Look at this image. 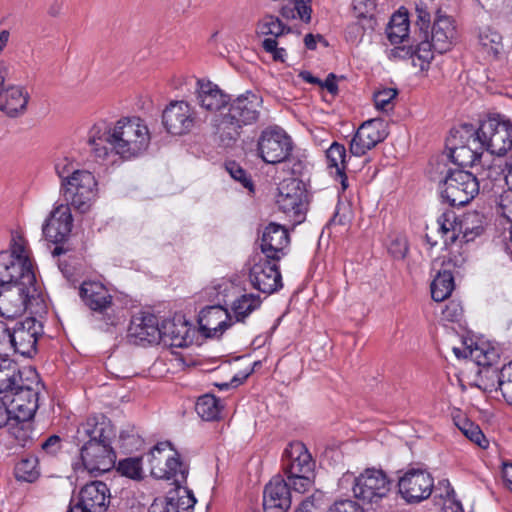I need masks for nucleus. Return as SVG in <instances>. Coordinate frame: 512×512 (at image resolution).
<instances>
[{
    "mask_svg": "<svg viewBox=\"0 0 512 512\" xmlns=\"http://www.w3.org/2000/svg\"><path fill=\"white\" fill-rule=\"evenodd\" d=\"M40 298L37 283L31 285H13L2 290L0 294V316L14 319L21 316L24 311Z\"/></svg>",
    "mask_w": 512,
    "mask_h": 512,
    "instance_id": "nucleus-11",
    "label": "nucleus"
},
{
    "mask_svg": "<svg viewBox=\"0 0 512 512\" xmlns=\"http://www.w3.org/2000/svg\"><path fill=\"white\" fill-rule=\"evenodd\" d=\"M261 303V298L254 294H243L237 298L231 306L235 321L244 322L253 311L260 308Z\"/></svg>",
    "mask_w": 512,
    "mask_h": 512,
    "instance_id": "nucleus-38",
    "label": "nucleus"
},
{
    "mask_svg": "<svg viewBox=\"0 0 512 512\" xmlns=\"http://www.w3.org/2000/svg\"><path fill=\"white\" fill-rule=\"evenodd\" d=\"M28 103V94L22 87L9 85L0 99V110L10 117L23 113Z\"/></svg>",
    "mask_w": 512,
    "mask_h": 512,
    "instance_id": "nucleus-35",
    "label": "nucleus"
},
{
    "mask_svg": "<svg viewBox=\"0 0 512 512\" xmlns=\"http://www.w3.org/2000/svg\"><path fill=\"white\" fill-rule=\"evenodd\" d=\"M290 32V27L284 25L278 17L270 14L263 16L257 24L258 34L272 36L263 40L262 47L267 53L272 55L275 61H285L286 50L278 47L277 39Z\"/></svg>",
    "mask_w": 512,
    "mask_h": 512,
    "instance_id": "nucleus-22",
    "label": "nucleus"
},
{
    "mask_svg": "<svg viewBox=\"0 0 512 512\" xmlns=\"http://www.w3.org/2000/svg\"><path fill=\"white\" fill-rule=\"evenodd\" d=\"M502 477L506 487L512 491V463H505L503 465Z\"/></svg>",
    "mask_w": 512,
    "mask_h": 512,
    "instance_id": "nucleus-64",
    "label": "nucleus"
},
{
    "mask_svg": "<svg viewBox=\"0 0 512 512\" xmlns=\"http://www.w3.org/2000/svg\"><path fill=\"white\" fill-rule=\"evenodd\" d=\"M398 91L394 88H384L374 93V104L378 110L388 112L394 108V100Z\"/></svg>",
    "mask_w": 512,
    "mask_h": 512,
    "instance_id": "nucleus-49",
    "label": "nucleus"
},
{
    "mask_svg": "<svg viewBox=\"0 0 512 512\" xmlns=\"http://www.w3.org/2000/svg\"><path fill=\"white\" fill-rule=\"evenodd\" d=\"M114 436L113 425L105 417H91L78 426L75 439L83 443L80 457L85 470L104 473L115 466L116 453L111 445Z\"/></svg>",
    "mask_w": 512,
    "mask_h": 512,
    "instance_id": "nucleus-2",
    "label": "nucleus"
},
{
    "mask_svg": "<svg viewBox=\"0 0 512 512\" xmlns=\"http://www.w3.org/2000/svg\"><path fill=\"white\" fill-rule=\"evenodd\" d=\"M117 471L132 480H141L143 478L142 459L140 457H128L122 459L117 464Z\"/></svg>",
    "mask_w": 512,
    "mask_h": 512,
    "instance_id": "nucleus-44",
    "label": "nucleus"
},
{
    "mask_svg": "<svg viewBox=\"0 0 512 512\" xmlns=\"http://www.w3.org/2000/svg\"><path fill=\"white\" fill-rule=\"evenodd\" d=\"M22 383V373L16 362L0 357V393L13 391Z\"/></svg>",
    "mask_w": 512,
    "mask_h": 512,
    "instance_id": "nucleus-37",
    "label": "nucleus"
},
{
    "mask_svg": "<svg viewBox=\"0 0 512 512\" xmlns=\"http://www.w3.org/2000/svg\"><path fill=\"white\" fill-rule=\"evenodd\" d=\"M454 290V277L451 271H439L431 283V296L437 302L447 299Z\"/></svg>",
    "mask_w": 512,
    "mask_h": 512,
    "instance_id": "nucleus-39",
    "label": "nucleus"
},
{
    "mask_svg": "<svg viewBox=\"0 0 512 512\" xmlns=\"http://www.w3.org/2000/svg\"><path fill=\"white\" fill-rule=\"evenodd\" d=\"M434 51L433 43L429 40L421 41L414 51V65H418L421 70H425L434 57Z\"/></svg>",
    "mask_w": 512,
    "mask_h": 512,
    "instance_id": "nucleus-47",
    "label": "nucleus"
},
{
    "mask_svg": "<svg viewBox=\"0 0 512 512\" xmlns=\"http://www.w3.org/2000/svg\"><path fill=\"white\" fill-rule=\"evenodd\" d=\"M482 173L479 176L465 170L449 171L440 185L442 199L450 206H464L479 193Z\"/></svg>",
    "mask_w": 512,
    "mask_h": 512,
    "instance_id": "nucleus-9",
    "label": "nucleus"
},
{
    "mask_svg": "<svg viewBox=\"0 0 512 512\" xmlns=\"http://www.w3.org/2000/svg\"><path fill=\"white\" fill-rule=\"evenodd\" d=\"M278 260L256 256L250 269L249 279L252 286L265 294H272L282 288V277Z\"/></svg>",
    "mask_w": 512,
    "mask_h": 512,
    "instance_id": "nucleus-18",
    "label": "nucleus"
},
{
    "mask_svg": "<svg viewBox=\"0 0 512 512\" xmlns=\"http://www.w3.org/2000/svg\"><path fill=\"white\" fill-rule=\"evenodd\" d=\"M388 134V123L384 119H369L355 132L349 144V151L353 156L361 157L383 142Z\"/></svg>",
    "mask_w": 512,
    "mask_h": 512,
    "instance_id": "nucleus-17",
    "label": "nucleus"
},
{
    "mask_svg": "<svg viewBox=\"0 0 512 512\" xmlns=\"http://www.w3.org/2000/svg\"><path fill=\"white\" fill-rule=\"evenodd\" d=\"M484 377L493 379L490 384L483 383L484 389L489 392L500 391L505 402L512 406V361L502 366L500 370L487 369Z\"/></svg>",
    "mask_w": 512,
    "mask_h": 512,
    "instance_id": "nucleus-32",
    "label": "nucleus"
},
{
    "mask_svg": "<svg viewBox=\"0 0 512 512\" xmlns=\"http://www.w3.org/2000/svg\"><path fill=\"white\" fill-rule=\"evenodd\" d=\"M79 295L84 304L93 312L101 315V319L107 325H116L113 297L104 284L99 281H84L79 288Z\"/></svg>",
    "mask_w": 512,
    "mask_h": 512,
    "instance_id": "nucleus-15",
    "label": "nucleus"
},
{
    "mask_svg": "<svg viewBox=\"0 0 512 512\" xmlns=\"http://www.w3.org/2000/svg\"><path fill=\"white\" fill-rule=\"evenodd\" d=\"M195 96L199 106L210 112H218L230 102L229 95L218 85L205 79L197 80Z\"/></svg>",
    "mask_w": 512,
    "mask_h": 512,
    "instance_id": "nucleus-28",
    "label": "nucleus"
},
{
    "mask_svg": "<svg viewBox=\"0 0 512 512\" xmlns=\"http://www.w3.org/2000/svg\"><path fill=\"white\" fill-rule=\"evenodd\" d=\"M21 263L16 261L8 252H0V285L2 290L17 284H35L34 271H28Z\"/></svg>",
    "mask_w": 512,
    "mask_h": 512,
    "instance_id": "nucleus-26",
    "label": "nucleus"
},
{
    "mask_svg": "<svg viewBox=\"0 0 512 512\" xmlns=\"http://www.w3.org/2000/svg\"><path fill=\"white\" fill-rule=\"evenodd\" d=\"M60 195L65 205L82 214L88 212L98 195V183L94 174L85 169L76 172L75 176L60 183Z\"/></svg>",
    "mask_w": 512,
    "mask_h": 512,
    "instance_id": "nucleus-7",
    "label": "nucleus"
},
{
    "mask_svg": "<svg viewBox=\"0 0 512 512\" xmlns=\"http://www.w3.org/2000/svg\"><path fill=\"white\" fill-rule=\"evenodd\" d=\"M226 169L231 175V177L239 181L243 185V187L249 188L250 190L252 189V181L247 176L246 171L240 165H238L235 162H229L226 165Z\"/></svg>",
    "mask_w": 512,
    "mask_h": 512,
    "instance_id": "nucleus-51",
    "label": "nucleus"
},
{
    "mask_svg": "<svg viewBox=\"0 0 512 512\" xmlns=\"http://www.w3.org/2000/svg\"><path fill=\"white\" fill-rule=\"evenodd\" d=\"M417 21L416 24L419 26L421 31H424L425 37L428 33V28L431 22V14L426 5L419 3L416 5Z\"/></svg>",
    "mask_w": 512,
    "mask_h": 512,
    "instance_id": "nucleus-54",
    "label": "nucleus"
},
{
    "mask_svg": "<svg viewBox=\"0 0 512 512\" xmlns=\"http://www.w3.org/2000/svg\"><path fill=\"white\" fill-rule=\"evenodd\" d=\"M442 483L445 484L446 488H447V492H446L447 500L444 505L446 512H448L449 510L451 512H463L462 504L460 501H457L455 499V491L450 486L449 482L443 481Z\"/></svg>",
    "mask_w": 512,
    "mask_h": 512,
    "instance_id": "nucleus-56",
    "label": "nucleus"
},
{
    "mask_svg": "<svg viewBox=\"0 0 512 512\" xmlns=\"http://www.w3.org/2000/svg\"><path fill=\"white\" fill-rule=\"evenodd\" d=\"M311 0H289L281 10V16L287 20L299 18L305 23L311 20Z\"/></svg>",
    "mask_w": 512,
    "mask_h": 512,
    "instance_id": "nucleus-40",
    "label": "nucleus"
},
{
    "mask_svg": "<svg viewBox=\"0 0 512 512\" xmlns=\"http://www.w3.org/2000/svg\"><path fill=\"white\" fill-rule=\"evenodd\" d=\"M9 255H12L16 261L22 262L21 264H23V267L25 266L28 271H33L32 262L25 254V247L22 244L15 243Z\"/></svg>",
    "mask_w": 512,
    "mask_h": 512,
    "instance_id": "nucleus-58",
    "label": "nucleus"
},
{
    "mask_svg": "<svg viewBox=\"0 0 512 512\" xmlns=\"http://www.w3.org/2000/svg\"><path fill=\"white\" fill-rule=\"evenodd\" d=\"M455 36L454 20L437 9L431 29V40H429L433 43L434 50L440 54L450 50Z\"/></svg>",
    "mask_w": 512,
    "mask_h": 512,
    "instance_id": "nucleus-29",
    "label": "nucleus"
},
{
    "mask_svg": "<svg viewBox=\"0 0 512 512\" xmlns=\"http://www.w3.org/2000/svg\"><path fill=\"white\" fill-rule=\"evenodd\" d=\"M284 164V170L293 176L302 175L306 168V160L302 154L290 152L287 158L282 162Z\"/></svg>",
    "mask_w": 512,
    "mask_h": 512,
    "instance_id": "nucleus-50",
    "label": "nucleus"
},
{
    "mask_svg": "<svg viewBox=\"0 0 512 512\" xmlns=\"http://www.w3.org/2000/svg\"><path fill=\"white\" fill-rule=\"evenodd\" d=\"M443 318L450 322H457L463 315V308L460 303L450 301L442 311Z\"/></svg>",
    "mask_w": 512,
    "mask_h": 512,
    "instance_id": "nucleus-55",
    "label": "nucleus"
},
{
    "mask_svg": "<svg viewBox=\"0 0 512 512\" xmlns=\"http://www.w3.org/2000/svg\"><path fill=\"white\" fill-rule=\"evenodd\" d=\"M82 169L78 168V164L69 157H61L55 162V172L60 178V183H64L80 172Z\"/></svg>",
    "mask_w": 512,
    "mask_h": 512,
    "instance_id": "nucleus-48",
    "label": "nucleus"
},
{
    "mask_svg": "<svg viewBox=\"0 0 512 512\" xmlns=\"http://www.w3.org/2000/svg\"><path fill=\"white\" fill-rule=\"evenodd\" d=\"M472 142L492 155L504 156L512 151V122L505 115L492 114L481 122Z\"/></svg>",
    "mask_w": 512,
    "mask_h": 512,
    "instance_id": "nucleus-6",
    "label": "nucleus"
},
{
    "mask_svg": "<svg viewBox=\"0 0 512 512\" xmlns=\"http://www.w3.org/2000/svg\"><path fill=\"white\" fill-rule=\"evenodd\" d=\"M328 512H364L363 508L354 500L341 499L334 502Z\"/></svg>",
    "mask_w": 512,
    "mask_h": 512,
    "instance_id": "nucleus-52",
    "label": "nucleus"
},
{
    "mask_svg": "<svg viewBox=\"0 0 512 512\" xmlns=\"http://www.w3.org/2000/svg\"><path fill=\"white\" fill-rule=\"evenodd\" d=\"M39 475L38 459L35 456L23 458L15 466V477L19 481L34 482Z\"/></svg>",
    "mask_w": 512,
    "mask_h": 512,
    "instance_id": "nucleus-43",
    "label": "nucleus"
},
{
    "mask_svg": "<svg viewBox=\"0 0 512 512\" xmlns=\"http://www.w3.org/2000/svg\"><path fill=\"white\" fill-rule=\"evenodd\" d=\"M31 373L33 378L29 383L22 379V383H19L13 391H10L12 399L9 414L14 413L15 418L23 422L31 420L39 407L40 382L38 375L35 372Z\"/></svg>",
    "mask_w": 512,
    "mask_h": 512,
    "instance_id": "nucleus-12",
    "label": "nucleus"
},
{
    "mask_svg": "<svg viewBox=\"0 0 512 512\" xmlns=\"http://www.w3.org/2000/svg\"><path fill=\"white\" fill-rule=\"evenodd\" d=\"M348 208L344 204H337L334 214L329 221V225H346L349 221L348 219Z\"/></svg>",
    "mask_w": 512,
    "mask_h": 512,
    "instance_id": "nucleus-59",
    "label": "nucleus"
},
{
    "mask_svg": "<svg viewBox=\"0 0 512 512\" xmlns=\"http://www.w3.org/2000/svg\"><path fill=\"white\" fill-rule=\"evenodd\" d=\"M42 333V325L33 317L18 322L10 332L11 349L22 356L31 357L36 353L38 337Z\"/></svg>",
    "mask_w": 512,
    "mask_h": 512,
    "instance_id": "nucleus-21",
    "label": "nucleus"
},
{
    "mask_svg": "<svg viewBox=\"0 0 512 512\" xmlns=\"http://www.w3.org/2000/svg\"><path fill=\"white\" fill-rule=\"evenodd\" d=\"M498 17L501 22L507 25H512V0H504Z\"/></svg>",
    "mask_w": 512,
    "mask_h": 512,
    "instance_id": "nucleus-63",
    "label": "nucleus"
},
{
    "mask_svg": "<svg viewBox=\"0 0 512 512\" xmlns=\"http://www.w3.org/2000/svg\"><path fill=\"white\" fill-rule=\"evenodd\" d=\"M388 251L394 258L403 259L408 252V246L404 239L396 238L389 244Z\"/></svg>",
    "mask_w": 512,
    "mask_h": 512,
    "instance_id": "nucleus-57",
    "label": "nucleus"
},
{
    "mask_svg": "<svg viewBox=\"0 0 512 512\" xmlns=\"http://www.w3.org/2000/svg\"><path fill=\"white\" fill-rule=\"evenodd\" d=\"M160 330L161 326L155 315L141 313L133 316L129 326V336L139 342L160 343Z\"/></svg>",
    "mask_w": 512,
    "mask_h": 512,
    "instance_id": "nucleus-30",
    "label": "nucleus"
},
{
    "mask_svg": "<svg viewBox=\"0 0 512 512\" xmlns=\"http://www.w3.org/2000/svg\"><path fill=\"white\" fill-rule=\"evenodd\" d=\"M160 331V342L166 346L182 348L192 342L190 337L191 328L182 318L163 321Z\"/></svg>",
    "mask_w": 512,
    "mask_h": 512,
    "instance_id": "nucleus-31",
    "label": "nucleus"
},
{
    "mask_svg": "<svg viewBox=\"0 0 512 512\" xmlns=\"http://www.w3.org/2000/svg\"><path fill=\"white\" fill-rule=\"evenodd\" d=\"M315 461L304 443L290 442L282 454V470L298 493L307 492L314 485Z\"/></svg>",
    "mask_w": 512,
    "mask_h": 512,
    "instance_id": "nucleus-4",
    "label": "nucleus"
},
{
    "mask_svg": "<svg viewBox=\"0 0 512 512\" xmlns=\"http://www.w3.org/2000/svg\"><path fill=\"white\" fill-rule=\"evenodd\" d=\"M198 322L207 337H220L233 323L231 314L220 305L204 308Z\"/></svg>",
    "mask_w": 512,
    "mask_h": 512,
    "instance_id": "nucleus-27",
    "label": "nucleus"
},
{
    "mask_svg": "<svg viewBox=\"0 0 512 512\" xmlns=\"http://www.w3.org/2000/svg\"><path fill=\"white\" fill-rule=\"evenodd\" d=\"M150 472L154 478L173 480V483H186L188 467L173 451L170 442L157 443L148 454Z\"/></svg>",
    "mask_w": 512,
    "mask_h": 512,
    "instance_id": "nucleus-8",
    "label": "nucleus"
},
{
    "mask_svg": "<svg viewBox=\"0 0 512 512\" xmlns=\"http://www.w3.org/2000/svg\"><path fill=\"white\" fill-rule=\"evenodd\" d=\"M323 499V494L321 492H316L312 496L304 499L299 508L305 512H311L313 508L317 507Z\"/></svg>",
    "mask_w": 512,
    "mask_h": 512,
    "instance_id": "nucleus-62",
    "label": "nucleus"
},
{
    "mask_svg": "<svg viewBox=\"0 0 512 512\" xmlns=\"http://www.w3.org/2000/svg\"><path fill=\"white\" fill-rule=\"evenodd\" d=\"M41 447L47 454L54 455L61 448V439L57 435H52L41 444Z\"/></svg>",
    "mask_w": 512,
    "mask_h": 512,
    "instance_id": "nucleus-61",
    "label": "nucleus"
},
{
    "mask_svg": "<svg viewBox=\"0 0 512 512\" xmlns=\"http://www.w3.org/2000/svg\"><path fill=\"white\" fill-rule=\"evenodd\" d=\"M11 350L10 330L6 324L0 321V356L7 355Z\"/></svg>",
    "mask_w": 512,
    "mask_h": 512,
    "instance_id": "nucleus-60",
    "label": "nucleus"
},
{
    "mask_svg": "<svg viewBox=\"0 0 512 512\" xmlns=\"http://www.w3.org/2000/svg\"><path fill=\"white\" fill-rule=\"evenodd\" d=\"M478 148H480L479 144H474L471 137L466 145L451 148L449 157L453 163L461 167H476V162L482 155Z\"/></svg>",
    "mask_w": 512,
    "mask_h": 512,
    "instance_id": "nucleus-36",
    "label": "nucleus"
},
{
    "mask_svg": "<svg viewBox=\"0 0 512 512\" xmlns=\"http://www.w3.org/2000/svg\"><path fill=\"white\" fill-rule=\"evenodd\" d=\"M186 483H174L166 497L164 512H193L196 498Z\"/></svg>",
    "mask_w": 512,
    "mask_h": 512,
    "instance_id": "nucleus-33",
    "label": "nucleus"
},
{
    "mask_svg": "<svg viewBox=\"0 0 512 512\" xmlns=\"http://www.w3.org/2000/svg\"><path fill=\"white\" fill-rule=\"evenodd\" d=\"M479 43L483 50L494 58H497L503 51L501 34L491 28L480 31Z\"/></svg>",
    "mask_w": 512,
    "mask_h": 512,
    "instance_id": "nucleus-42",
    "label": "nucleus"
},
{
    "mask_svg": "<svg viewBox=\"0 0 512 512\" xmlns=\"http://www.w3.org/2000/svg\"><path fill=\"white\" fill-rule=\"evenodd\" d=\"M390 485V480L382 470L368 468L353 478L352 491L356 498L364 502L377 503L387 496Z\"/></svg>",
    "mask_w": 512,
    "mask_h": 512,
    "instance_id": "nucleus-14",
    "label": "nucleus"
},
{
    "mask_svg": "<svg viewBox=\"0 0 512 512\" xmlns=\"http://www.w3.org/2000/svg\"><path fill=\"white\" fill-rule=\"evenodd\" d=\"M294 149L291 137L279 127H271L262 131L257 151L261 159L268 164L283 162Z\"/></svg>",
    "mask_w": 512,
    "mask_h": 512,
    "instance_id": "nucleus-10",
    "label": "nucleus"
},
{
    "mask_svg": "<svg viewBox=\"0 0 512 512\" xmlns=\"http://www.w3.org/2000/svg\"><path fill=\"white\" fill-rule=\"evenodd\" d=\"M327 167L335 179L339 180L341 188L345 191L348 187V179L345 173L347 153L343 144L333 142L326 151Z\"/></svg>",
    "mask_w": 512,
    "mask_h": 512,
    "instance_id": "nucleus-34",
    "label": "nucleus"
},
{
    "mask_svg": "<svg viewBox=\"0 0 512 512\" xmlns=\"http://www.w3.org/2000/svg\"><path fill=\"white\" fill-rule=\"evenodd\" d=\"M200 122L195 108L186 101L170 102L162 113V123L166 131L172 135H185L192 131Z\"/></svg>",
    "mask_w": 512,
    "mask_h": 512,
    "instance_id": "nucleus-16",
    "label": "nucleus"
},
{
    "mask_svg": "<svg viewBox=\"0 0 512 512\" xmlns=\"http://www.w3.org/2000/svg\"><path fill=\"white\" fill-rule=\"evenodd\" d=\"M195 409L203 420L213 421L219 418L222 406L214 395L205 394L198 398Z\"/></svg>",
    "mask_w": 512,
    "mask_h": 512,
    "instance_id": "nucleus-41",
    "label": "nucleus"
},
{
    "mask_svg": "<svg viewBox=\"0 0 512 512\" xmlns=\"http://www.w3.org/2000/svg\"><path fill=\"white\" fill-rule=\"evenodd\" d=\"M434 486V480L430 473L411 469L407 471L398 482L401 496L409 503L420 502L427 499Z\"/></svg>",
    "mask_w": 512,
    "mask_h": 512,
    "instance_id": "nucleus-20",
    "label": "nucleus"
},
{
    "mask_svg": "<svg viewBox=\"0 0 512 512\" xmlns=\"http://www.w3.org/2000/svg\"><path fill=\"white\" fill-rule=\"evenodd\" d=\"M305 191L303 183L296 177L284 179L276 196L278 208L295 223H301L305 216Z\"/></svg>",
    "mask_w": 512,
    "mask_h": 512,
    "instance_id": "nucleus-13",
    "label": "nucleus"
},
{
    "mask_svg": "<svg viewBox=\"0 0 512 512\" xmlns=\"http://www.w3.org/2000/svg\"><path fill=\"white\" fill-rule=\"evenodd\" d=\"M262 97L254 92L247 91L234 99L227 113L215 121L216 132L222 140H236L244 126L256 123L260 117Z\"/></svg>",
    "mask_w": 512,
    "mask_h": 512,
    "instance_id": "nucleus-3",
    "label": "nucleus"
},
{
    "mask_svg": "<svg viewBox=\"0 0 512 512\" xmlns=\"http://www.w3.org/2000/svg\"><path fill=\"white\" fill-rule=\"evenodd\" d=\"M290 482L282 476H274L263 492V512H287L291 506Z\"/></svg>",
    "mask_w": 512,
    "mask_h": 512,
    "instance_id": "nucleus-24",
    "label": "nucleus"
},
{
    "mask_svg": "<svg viewBox=\"0 0 512 512\" xmlns=\"http://www.w3.org/2000/svg\"><path fill=\"white\" fill-rule=\"evenodd\" d=\"M471 357L479 366L492 367L499 360V353L493 347L476 346L470 350Z\"/></svg>",
    "mask_w": 512,
    "mask_h": 512,
    "instance_id": "nucleus-45",
    "label": "nucleus"
},
{
    "mask_svg": "<svg viewBox=\"0 0 512 512\" xmlns=\"http://www.w3.org/2000/svg\"><path fill=\"white\" fill-rule=\"evenodd\" d=\"M71 208L64 203H56L42 225L43 237L54 244L66 241L72 231Z\"/></svg>",
    "mask_w": 512,
    "mask_h": 512,
    "instance_id": "nucleus-19",
    "label": "nucleus"
},
{
    "mask_svg": "<svg viewBox=\"0 0 512 512\" xmlns=\"http://www.w3.org/2000/svg\"><path fill=\"white\" fill-rule=\"evenodd\" d=\"M109 489L102 481L87 483L79 492V502L67 512H104L109 503Z\"/></svg>",
    "mask_w": 512,
    "mask_h": 512,
    "instance_id": "nucleus-23",
    "label": "nucleus"
},
{
    "mask_svg": "<svg viewBox=\"0 0 512 512\" xmlns=\"http://www.w3.org/2000/svg\"><path fill=\"white\" fill-rule=\"evenodd\" d=\"M408 31V26L388 25L386 28V35L391 44H399L408 37Z\"/></svg>",
    "mask_w": 512,
    "mask_h": 512,
    "instance_id": "nucleus-53",
    "label": "nucleus"
},
{
    "mask_svg": "<svg viewBox=\"0 0 512 512\" xmlns=\"http://www.w3.org/2000/svg\"><path fill=\"white\" fill-rule=\"evenodd\" d=\"M289 242L290 239L286 228L272 222L262 232L260 249L264 257L280 261L286 255Z\"/></svg>",
    "mask_w": 512,
    "mask_h": 512,
    "instance_id": "nucleus-25",
    "label": "nucleus"
},
{
    "mask_svg": "<svg viewBox=\"0 0 512 512\" xmlns=\"http://www.w3.org/2000/svg\"><path fill=\"white\" fill-rule=\"evenodd\" d=\"M437 231L447 247L457 240L468 243L484 231V216L477 211H469L456 216L452 210L444 211L436 221Z\"/></svg>",
    "mask_w": 512,
    "mask_h": 512,
    "instance_id": "nucleus-5",
    "label": "nucleus"
},
{
    "mask_svg": "<svg viewBox=\"0 0 512 512\" xmlns=\"http://www.w3.org/2000/svg\"><path fill=\"white\" fill-rule=\"evenodd\" d=\"M457 426L471 442L477 444L481 448L488 447L489 442L477 424L465 419L458 423Z\"/></svg>",
    "mask_w": 512,
    "mask_h": 512,
    "instance_id": "nucleus-46",
    "label": "nucleus"
},
{
    "mask_svg": "<svg viewBox=\"0 0 512 512\" xmlns=\"http://www.w3.org/2000/svg\"><path fill=\"white\" fill-rule=\"evenodd\" d=\"M146 121L138 116H125L114 122L101 120L88 131L89 152L96 162L108 164L116 157L129 161L144 155L151 143Z\"/></svg>",
    "mask_w": 512,
    "mask_h": 512,
    "instance_id": "nucleus-1",
    "label": "nucleus"
}]
</instances>
